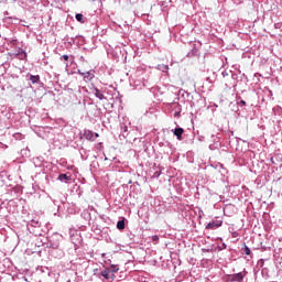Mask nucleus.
I'll return each mask as SVG.
<instances>
[{"label":"nucleus","instance_id":"6ab92c4d","mask_svg":"<svg viewBox=\"0 0 282 282\" xmlns=\"http://www.w3.org/2000/svg\"><path fill=\"white\" fill-rule=\"evenodd\" d=\"M79 153H80V155H82V160H87V155H85V153H86V150H85V149H82V150L79 151Z\"/></svg>","mask_w":282,"mask_h":282},{"label":"nucleus","instance_id":"72a5a7b5","mask_svg":"<svg viewBox=\"0 0 282 282\" xmlns=\"http://www.w3.org/2000/svg\"><path fill=\"white\" fill-rule=\"evenodd\" d=\"M263 272H265V270H262V274H263Z\"/></svg>","mask_w":282,"mask_h":282},{"label":"nucleus","instance_id":"39448f33","mask_svg":"<svg viewBox=\"0 0 282 282\" xmlns=\"http://www.w3.org/2000/svg\"><path fill=\"white\" fill-rule=\"evenodd\" d=\"M98 137H99V134L94 131H90V130L84 131V138L86 140H89L90 142H94L96 140V138H98Z\"/></svg>","mask_w":282,"mask_h":282},{"label":"nucleus","instance_id":"bb28decb","mask_svg":"<svg viewBox=\"0 0 282 282\" xmlns=\"http://www.w3.org/2000/svg\"><path fill=\"white\" fill-rule=\"evenodd\" d=\"M21 56H28V54H25V51H22Z\"/></svg>","mask_w":282,"mask_h":282},{"label":"nucleus","instance_id":"393cba45","mask_svg":"<svg viewBox=\"0 0 282 282\" xmlns=\"http://www.w3.org/2000/svg\"><path fill=\"white\" fill-rule=\"evenodd\" d=\"M228 248V246L226 245V242H223L220 250H226Z\"/></svg>","mask_w":282,"mask_h":282},{"label":"nucleus","instance_id":"20e7f679","mask_svg":"<svg viewBox=\"0 0 282 282\" xmlns=\"http://www.w3.org/2000/svg\"><path fill=\"white\" fill-rule=\"evenodd\" d=\"M77 73L79 74V76H83L85 83H91V80H94L95 78V75L91 72L83 73L82 70H78Z\"/></svg>","mask_w":282,"mask_h":282},{"label":"nucleus","instance_id":"c756f323","mask_svg":"<svg viewBox=\"0 0 282 282\" xmlns=\"http://www.w3.org/2000/svg\"><path fill=\"white\" fill-rule=\"evenodd\" d=\"M226 68V64L223 65L221 69H225Z\"/></svg>","mask_w":282,"mask_h":282},{"label":"nucleus","instance_id":"4468645a","mask_svg":"<svg viewBox=\"0 0 282 282\" xmlns=\"http://www.w3.org/2000/svg\"><path fill=\"white\" fill-rule=\"evenodd\" d=\"M156 69H159L160 72L166 73V72H169V65L159 64L156 66Z\"/></svg>","mask_w":282,"mask_h":282},{"label":"nucleus","instance_id":"473e14b6","mask_svg":"<svg viewBox=\"0 0 282 282\" xmlns=\"http://www.w3.org/2000/svg\"><path fill=\"white\" fill-rule=\"evenodd\" d=\"M234 237H237V234H234Z\"/></svg>","mask_w":282,"mask_h":282},{"label":"nucleus","instance_id":"412c9836","mask_svg":"<svg viewBox=\"0 0 282 282\" xmlns=\"http://www.w3.org/2000/svg\"><path fill=\"white\" fill-rule=\"evenodd\" d=\"M152 241H153V243H158V241H160V236H158V235L152 236Z\"/></svg>","mask_w":282,"mask_h":282},{"label":"nucleus","instance_id":"0eeeda50","mask_svg":"<svg viewBox=\"0 0 282 282\" xmlns=\"http://www.w3.org/2000/svg\"><path fill=\"white\" fill-rule=\"evenodd\" d=\"M59 182H72V175L69 174H59L58 175Z\"/></svg>","mask_w":282,"mask_h":282},{"label":"nucleus","instance_id":"7c9ffc66","mask_svg":"<svg viewBox=\"0 0 282 282\" xmlns=\"http://www.w3.org/2000/svg\"><path fill=\"white\" fill-rule=\"evenodd\" d=\"M235 76H236L235 74L231 75L232 78H235Z\"/></svg>","mask_w":282,"mask_h":282},{"label":"nucleus","instance_id":"f8f14e48","mask_svg":"<svg viewBox=\"0 0 282 282\" xmlns=\"http://www.w3.org/2000/svg\"><path fill=\"white\" fill-rule=\"evenodd\" d=\"M76 21H78V23H86L87 22V18H85V15H83V13H77L75 15Z\"/></svg>","mask_w":282,"mask_h":282},{"label":"nucleus","instance_id":"4be33fe9","mask_svg":"<svg viewBox=\"0 0 282 282\" xmlns=\"http://www.w3.org/2000/svg\"><path fill=\"white\" fill-rule=\"evenodd\" d=\"M162 173H160L159 171L154 172V174L152 175L153 178H158L160 177Z\"/></svg>","mask_w":282,"mask_h":282},{"label":"nucleus","instance_id":"7ed1b4c3","mask_svg":"<svg viewBox=\"0 0 282 282\" xmlns=\"http://www.w3.org/2000/svg\"><path fill=\"white\" fill-rule=\"evenodd\" d=\"M223 224L221 220H213L206 225V230H217V228H221Z\"/></svg>","mask_w":282,"mask_h":282},{"label":"nucleus","instance_id":"b1692460","mask_svg":"<svg viewBox=\"0 0 282 282\" xmlns=\"http://www.w3.org/2000/svg\"><path fill=\"white\" fill-rule=\"evenodd\" d=\"M61 61H69V55H63V56L61 57Z\"/></svg>","mask_w":282,"mask_h":282},{"label":"nucleus","instance_id":"dca6fc26","mask_svg":"<svg viewBox=\"0 0 282 282\" xmlns=\"http://www.w3.org/2000/svg\"><path fill=\"white\" fill-rule=\"evenodd\" d=\"M242 252L243 254H247V257H250V254H252V251L249 249L247 245L243 246Z\"/></svg>","mask_w":282,"mask_h":282},{"label":"nucleus","instance_id":"2f4dec72","mask_svg":"<svg viewBox=\"0 0 282 282\" xmlns=\"http://www.w3.org/2000/svg\"><path fill=\"white\" fill-rule=\"evenodd\" d=\"M13 43H17V40H13Z\"/></svg>","mask_w":282,"mask_h":282},{"label":"nucleus","instance_id":"6e6552de","mask_svg":"<svg viewBox=\"0 0 282 282\" xmlns=\"http://www.w3.org/2000/svg\"><path fill=\"white\" fill-rule=\"evenodd\" d=\"M217 171H219V173L221 174V175H225V173H226V167H224V164H221V163H216V164H214L213 165Z\"/></svg>","mask_w":282,"mask_h":282},{"label":"nucleus","instance_id":"f03ea898","mask_svg":"<svg viewBox=\"0 0 282 282\" xmlns=\"http://www.w3.org/2000/svg\"><path fill=\"white\" fill-rule=\"evenodd\" d=\"M171 107L174 118H180L182 116V105L174 102Z\"/></svg>","mask_w":282,"mask_h":282},{"label":"nucleus","instance_id":"f257e3e1","mask_svg":"<svg viewBox=\"0 0 282 282\" xmlns=\"http://www.w3.org/2000/svg\"><path fill=\"white\" fill-rule=\"evenodd\" d=\"M246 276H248V271L243 269L241 272L230 274L229 282H243Z\"/></svg>","mask_w":282,"mask_h":282},{"label":"nucleus","instance_id":"f3484780","mask_svg":"<svg viewBox=\"0 0 282 282\" xmlns=\"http://www.w3.org/2000/svg\"><path fill=\"white\" fill-rule=\"evenodd\" d=\"M118 230H124V220H119L117 223Z\"/></svg>","mask_w":282,"mask_h":282},{"label":"nucleus","instance_id":"9b49d317","mask_svg":"<svg viewBox=\"0 0 282 282\" xmlns=\"http://www.w3.org/2000/svg\"><path fill=\"white\" fill-rule=\"evenodd\" d=\"M183 134H184V130L182 128L174 129V135H176L177 140H182Z\"/></svg>","mask_w":282,"mask_h":282},{"label":"nucleus","instance_id":"a878e982","mask_svg":"<svg viewBox=\"0 0 282 282\" xmlns=\"http://www.w3.org/2000/svg\"><path fill=\"white\" fill-rule=\"evenodd\" d=\"M258 263H259V265L263 267V263H264V262H263V259L259 260Z\"/></svg>","mask_w":282,"mask_h":282},{"label":"nucleus","instance_id":"f704fd0d","mask_svg":"<svg viewBox=\"0 0 282 282\" xmlns=\"http://www.w3.org/2000/svg\"><path fill=\"white\" fill-rule=\"evenodd\" d=\"M67 282H72V280H67Z\"/></svg>","mask_w":282,"mask_h":282},{"label":"nucleus","instance_id":"c85d7f7f","mask_svg":"<svg viewBox=\"0 0 282 282\" xmlns=\"http://www.w3.org/2000/svg\"><path fill=\"white\" fill-rule=\"evenodd\" d=\"M112 272H118V268H115V269L112 270Z\"/></svg>","mask_w":282,"mask_h":282},{"label":"nucleus","instance_id":"ddd939ff","mask_svg":"<svg viewBox=\"0 0 282 282\" xmlns=\"http://www.w3.org/2000/svg\"><path fill=\"white\" fill-rule=\"evenodd\" d=\"M28 228H29V230H30V228H41V223H39L37 220H31L28 224Z\"/></svg>","mask_w":282,"mask_h":282},{"label":"nucleus","instance_id":"1a4fd4ad","mask_svg":"<svg viewBox=\"0 0 282 282\" xmlns=\"http://www.w3.org/2000/svg\"><path fill=\"white\" fill-rule=\"evenodd\" d=\"M122 138H127V135H129V127H127V124L122 123L121 124V134Z\"/></svg>","mask_w":282,"mask_h":282},{"label":"nucleus","instance_id":"5701e85b","mask_svg":"<svg viewBox=\"0 0 282 282\" xmlns=\"http://www.w3.org/2000/svg\"><path fill=\"white\" fill-rule=\"evenodd\" d=\"M51 247L56 250L58 248V243L57 242H51Z\"/></svg>","mask_w":282,"mask_h":282},{"label":"nucleus","instance_id":"2eb2a0df","mask_svg":"<svg viewBox=\"0 0 282 282\" xmlns=\"http://www.w3.org/2000/svg\"><path fill=\"white\" fill-rule=\"evenodd\" d=\"M109 269H105V270H102V271H100V276H104V279H106V280H109Z\"/></svg>","mask_w":282,"mask_h":282},{"label":"nucleus","instance_id":"aec40b11","mask_svg":"<svg viewBox=\"0 0 282 282\" xmlns=\"http://www.w3.org/2000/svg\"><path fill=\"white\" fill-rule=\"evenodd\" d=\"M229 75H230V73L228 70H226V69L221 70L223 78H226Z\"/></svg>","mask_w":282,"mask_h":282},{"label":"nucleus","instance_id":"9d476101","mask_svg":"<svg viewBox=\"0 0 282 282\" xmlns=\"http://www.w3.org/2000/svg\"><path fill=\"white\" fill-rule=\"evenodd\" d=\"M29 80H31V83L33 85H36V83H40L41 82V76L39 75H30L29 76Z\"/></svg>","mask_w":282,"mask_h":282},{"label":"nucleus","instance_id":"423d86ee","mask_svg":"<svg viewBox=\"0 0 282 282\" xmlns=\"http://www.w3.org/2000/svg\"><path fill=\"white\" fill-rule=\"evenodd\" d=\"M93 94L96 96V98H98L99 100H106L107 97H105V95L102 94V91H100V89H98L97 87L93 88Z\"/></svg>","mask_w":282,"mask_h":282},{"label":"nucleus","instance_id":"cd10ccee","mask_svg":"<svg viewBox=\"0 0 282 282\" xmlns=\"http://www.w3.org/2000/svg\"><path fill=\"white\" fill-rule=\"evenodd\" d=\"M268 91H269V95L272 96V90L268 89Z\"/></svg>","mask_w":282,"mask_h":282},{"label":"nucleus","instance_id":"a211bd4d","mask_svg":"<svg viewBox=\"0 0 282 282\" xmlns=\"http://www.w3.org/2000/svg\"><path fill=\"white\" fill-rule=\"evenodd\" d=\"M237 105H239V107H246V100L243 99H237Z\"/></svg>","mask_w":282,"mask_h":282}]
</instances>
